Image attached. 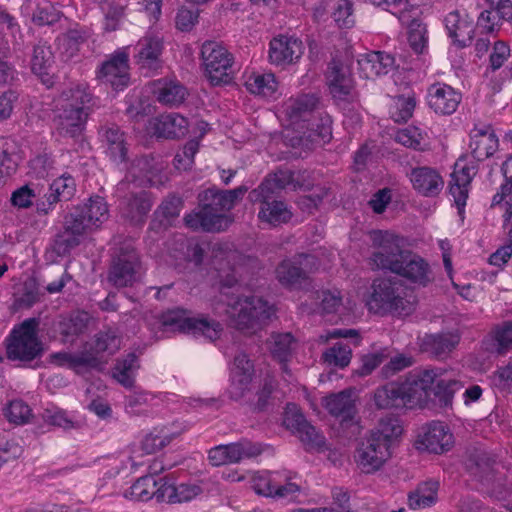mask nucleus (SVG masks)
I'll return each mask as SVG.
<instances>
[{
	"label": "nucleus",
	"instance_id": "obj_62",
	"mask_svg": "<svg viewBox=\"0 0 512 512\" xmlns=\"http://www.w3.org/2000/svg\"><path fill=\"white\" fill-rule=\"evenodd\" d=\"M44 421L52 426L63 429L75 428L76 424L67 413L59 408L46 409L43 413Z\"/></svg>",
	"mask_w": 512,
	"mask_h": 512
},
{
	"label": "nucleus",
	"instance_id": "obj_60",
	"mask_svg": "<svg viewBox=\"0 0 512 512\" xmlns=\"http://www.w3.org/2000/svg\"><path fill=\"white\" fill-rule=\"evenodd\" d=\"M492 383L500 392L512 393V360L493 373Z\"/></svg>",
	"mask_w": 512,
	"mask_h": 512
},
{
	"label": "nucleus",
	"instance_id": "obj_56",
	"mask_svg": "<svg viewBox=\"0 0 512 512\" xmlns=\"http://www.w3.org/2000/svg\"><path fill=\"white\" fill-rule=\"evenodd\" d=\"M52 51L45 44H38L34 47L31 59V69L37 75L46 74L47 68L52 63Z\"/></svg>",
	"mask_w": 512,
	"mask_h": 512
},
{
	"label": "nucleus",
	"instance_id": "obj_22",
	"mask_svg": "<svg viewBox=\"0 0 512 512\" xmlns=\"http://www.w3.org/2000/svg\"><path fill=\"white\" fill-rule=\"evenodd\" d=\"M128 55L117 52L103 62L97 71V78L115 90H122L129 83Z\"/></svg>",
	"mask_w": 512,
	"mask_h": 512
},
{
	"label": "nucleus",
	"instance_id": "obj_31",
	"mask_svg": "<svg viewBox=\"0 0 512 512\" xmlns=\"http://www.w3.org/2000/svg\"><path fill=\"white\" fill-rule=\"evenodd\" d=\"M137 63L141 68H156L163 50V38L158 33L147 32L137 43Z\"/></svg>",
	"mask_w": 512,
	"mask_h": 512
},
{
	"label": "nucleus",
	"instance_id": "obj_17",
	"mask_svg": "<svg viewBox=\"0 0 512 512\" xmlns=\"http://www.w3.org/2000/svg\"><path fill=\"white\" fill-rule=\"evenodd\" d=\"M395 275L405 279L414 287L425 288L435 280L433 269L421 255L409 250Z\"/></svg>",
	"mask_w": 512,
	"mask_h": 512
},
{
	"label": "nucleus",
	"instance_id": "obj_63",
	"mask_svg": "<svg viewBox=\"0 0 512 512\" xmlns=\"http://www.w3.org/2000/svg\"><path fill=\"white\" fill-rule=\"evenodd\" d=\"M182 206V199L175 195H171L162 201L160 206L157 208L156 213L159 217H162L169 222L179 216Z\"/></svg>",
	"mask_w": 512,
	"mask_h": 512
},
{
	"label": "nucleus",
	"instance_id": "obj_2",
	"mask_svg": "<svg viewBox=\"0 0 512 512\" xmlns=\"http://www.w3.org/2000/svg\"><path fill=\"white\" fill-rule=\"evenodd\" d=\"M366 306L375 315L405 317L416 310L417 299L400 280L376 278L370 286Z\"/></svg>",
	"mask_w": 512,
	"mask_h": 512
},
{
	"label": "nucleus",
	"instance_id": "obj_25",
	"mask_svg": "<svg viewBox=\"0 0 512 512\" xmlns=\"http://www.w3.org/2000/svg\"><path fill=\"white\" fill-rule=\"evenodd\" d=\"M254 375V366L245 353H239L234 358L231 370V384L228 390L233 400H240L246 396Z\"/></svg>",
	"mask_w": 512,
	"mask_h": 512
},
{
	"label": "nucleus",
	"instance_id": "obj_23",
	"mask_svg": "<svg viewBox=\"0 0 512 512\" xmlns=\"http://www.w3.org/2000/svg\"><path fill=\"white\" fill-rule=\"evenodd\" d=\"M499 139L490 124H475L470 131L469 148L474 159L483 161L498 150Z\"/></svg>",
	"mask_w": 512,
	"mask_h": 512
},
{
	"label": "nucleus",
	"instance_id": "obj_39",
	"mask_svg": "<svg viewBox=\"0 0 512 512\" xmlns=\"http://www.w3.org/2000/svg\"><path fill=\"white\" fill-rule=\"evenodd\" d=\"M294 342L295 340L291 333H274L268 342L272 356L279 361L282 372L289 377L291 373L288 369L287 361L291 356Z\"/></svg>",
	"mask_w": 512,
	"mask_h": 512
},
{
	"label": "nucleus",
	"instance_id": "obj_24",
	"mask_svg": "<svg viewBox=\"0 0 512 512\" xmlns=\"http://www.w3.org/2000/svg\"><path fill=\"white\" fill-rule=\"evenodd\" d=\"M461 100V93L445 83H435L428 88L427 102L429 107L436 114H453L457 110Z\"/></svg>",
	"mask_w": 512,
	"mask_h": 512
},
{
	"label": "nucleus",
	"instance_id": "obj_64",
	"mask_svg": "<svg viewBox=\"0 0 512 512\" xmlns=\"http://www.w3.org/2000/svg\"><path fill=\"white\" fill-rule=\"evenodd\" d=\"M353 7L349 0H339L333 18L340 28H350L354 24Z\"/></svg>",
	"mask_w": 512,
	"mask_h": 512
},
{
	"label": "nucleus",
	"instance_id": "obj_3",
	"mask_svg": "<svg viewBox=\"0 0 512 512\" xmlns=\"http://www.w3.org/2000/svg\"><path fill=\"white\" fill-rule=\"evenodd\" d=\"M92 95L86 84H72L64 89L56 103L54 121L60 133L78 136L86 123Z\"/></svg>",
	"mask_w": 512,
	"mask_h": 512
},
{
	"label": "nucleus",
	"instance_id": "obj_28",
	"mask_svg": "<svg viewBox=\"0 0 512 512\" xmlns=\"http://www.w3.org/2000/svg\"><path fill=\"white\" fill-rule=\"evenodd\" d=\"M76 192L74 178L64 173L50 184L49 191L45 194V200L37 203L36 209L40 214H48L59 201L70 200Z\"/></svg>",
	"mask_w": 512,
	"mask_h": 512
},
{
	"label": "nucleus",
	"instance_id": "obj_38",
	"mask_svg": "<svg viewBox=\"0 0 512 512\" xmlns=\"http://www.w3.org/2000/svg\"><path fill=\"white\" fill-rule=\"evenodd\" d=\"M246 89L255 95L275 98L278 92V81L273 73L252 72L246 76Z\"/></svg>",
	"mask_w": 512,
	"mask_h": 512
},
{
	"label": "nucleus",
	"instance_id": "obj_7",
	"mask_svg": "<svg viewBox=\"0 0 512 512\" xmlns=\"http://www.w3.org/2000/svg\"><path fill=\"white\" fill-rule=\"evenodd\" d=\"M205 75L214 86L229 84L232 79L233 56L221 44L206 41L201 49Z\"/></svg>",
	"mask_w": 512,
	"mask_h": 512
},
{
	"label": "nucleus",
	"instance_id": "obj_47",
	"mask_svg": "<svg viewBox=\"0 0 512 512\" xmlns=\"http://www.w3.org/2000/svg\"><path fill=\"white\" fill-rule=\"evenodd\" d=\"M394 140L407 147L418 151H424L428 147L426 133L416 126H408L396 131Z\"/></svg>",
	"mask_w": 512,
	"mask_h": 512
},
{
	"label": "nucleus",
	"instance_id": "obj_18",
	"mask_svg": "<svg viewBox=\"0 0 512 512\" xmlns=\"http://www.w3.org/2000/svg\"><path fill=\"white\" fill-rule=\"evenodd\" d=\"M283 422L308 450L320 449L325 445V437L305 419L295 405H288Z\"/></svg>",
	"mask_w": 512,
	"mask_h": 512
},
{
	"label": "nucleus",
	"instance_id": "obj_55",
	"mask_svg": "<svg viewBox=\"0 0 512 512\" xmlns=\"http://www.w3.org/2000/svg\"><path fill=\"white\" fill-rule=\"evenodd\" d=\"M319 311L323 314L336 313L342 305V295L339 290H322L316 293Z\"/></svg>",
	"mask_w": 512,
	"mask_h": 512
},
{
	"label": "nucleus",
	"instance_id": "obj_26",
	"mask_svg": "<svg viewBox=\"0 0 512 512\" xmlns=\"http://www.w3.org/2000/svg\"><path fill=\"white\" fill-rule=\"evenodd\" d=\"M185 487L181 485L175 488L166 483H162V479L156 481L154 477L144 476L139 478L125 493V496L135 501H148L156 497L158 501H162L166 491L179 492L182 494Z\"/></svg>",
	"mask_w": 512,
	"mask_h": 512
},
{
	"label": "nucleus",
	"instance_id": "obj_9",
	"mask_svg": "<svg viewBox=\"0 0 512 512\" xmlns=\"http://www.w3.org/2000/svg\"><path fill=\"white\" fill-rule=\"evenodd\" d=\"M163 169V163L156 161L152 157L143 156L136 158L131 162L125 180L117 184L116 192L124 193L128 190L130 181L138 186L162 185L167 180V177L162 175Z\"/></svg>",
	"mask_w": 512,
	"mask_h": 512
},
{
	"label": "nucleus",
	"instance_id": "obj_49",
	"mask_svg": "<svg viewBox=\"0 0 512 512\" xmlns=\"http://www.w3.org/2000/svg\"><path fill=\"white\" fill-rule=\"evenodd\" d=\"M293 180V173L290 170H279L273 175L267 177L256 189L255 195L263 193L276 194L289 186Z\"/></svg>",
	"mask_w": 512,
	"mask_h": 512
},
{
	"label": "nucleus",
	"instance_id": "obj_21",
	"mask_svg": "<svg viewBox=\"0 0 512 512\" xmlns=\"http://www.w3.org/2000/svg\"><path fill=\"white\" fill-rule=\"evenodd\" d=\"M303 52V42L294 36L278 35L269 43V60L276 66H286L297 62Z\"/></svg>",
	"mask_w": 512,
	"mask_h": 512
},
{
	"label": "nucleus",
	"instance_id": "obj_59",
	"mask_svg": "<svg viewBox=\"0 0 512 512\" xmlns=\"http://www.w3.org/2000/svg\"><path fill=\"white\" fill-rule=\"evenodd\" d=\"M6 418L15 424H25L32 416L30 407L21 400H14L5 409Z\"/></svg>",
	"mask_w": 512,
	"mask_h": 512
},
{
	"label": "nucleus",
	"instance_id": "obj_36",
	"mask_svg": "<svg viewBox=\"0 0 512 512\" xmlns=\"http://www.w3.org/2000/svg\"><path fill=\"white\" fill-rule=\"evenodd\" d=\"M152 92L158 102L168 106L181 104L187 95L186 88L179 81L168 79L154 81Z\"/></svg>",
	"mask_w": 512,
	"mask_h": 512
},
{
	"label": "nucleus",
	"instance_id": "obj_32",
	"mask_svg": "<svg viewBox=\"0 0 512 512\" xmlns=\"http://www.w3.org/2000/svg\"><path fill=\"white\" fill-rule=\"evenodd\" d=\"M448 35L459 47L468 46L474 34V21L459 11L450 12L445 18Z\"/></svg>",
	"mask_w": 512,
	"mask_h": 512
},
{
	"label": "nucleus",
	"instance_id": "obj_42",
	"mask_svg": "<svg viewBox=\"0 0 512 512\" xmlns=\"http://www.w3.org/2000/svg\"><path fill=\"white\" fill-rule=\"evenodd\" d=\"M178 435L167 427L154 429L147 433L140 442V449L143 454H154L169 445Z\"/></svg>",
	"mask_w": 512,
	"mask_h": 512
},
{
	"label": "nucleus",
	"instance_id": "obj_15",
	"mask_svg": "<svg viewBox=\"0 0 512 512\" xmlns=\"http://www.w3.org/2000/svg\"><path fill=\"white\" fill-rule=\"evenodd\" d=\"M392 456V450L386 444L369 435L356 449L354 459L362 472L371 474L383 467Z\"/></svg>",
	"mask_w": 512,
	"mask_h": 512
},
{
	"label": "nucleus",
	"instance_id": "obj_11",
	"mask_svg": "<svg viewBox=\"0 0 512 512\" xmlns=\"http://www.w3.org/2000/svg\"><path fill=\"white\" fill-rule=\"evenodd\" d=\"M141 262L133 248L122 249L113 259L108 273V281L117 288L132 286L140 279Z\"/></svg>",
	"mask_w": 512,
	"mask_h": 512
},
{
	"label": "nucleus",
	"instance_id": "obj_54",
	"mask_svg": "<svg viewBox=\"0 0 512 512\" xmlns=\"http://www.w3.org/2000/svg\"><path fill=\"white\" fill-rule=\"evenodd\" d=\"M352 350L348 345L336 343L323 353L324 361L329 365L345 367L350 363Z\"/></svg>",
	"mask_w": 512,
	"mask_h": 512
},
{
	"label": "nucleus",
	"instance_id": "obj_41",
	"mask_svg": "<svg viewBox=\"0 0 512 512\" xmlns=\"http://www.w3.org/2000/svg\"><path fill=\"white\" fill-rule=\"evenodd\" d=\"M85 214L87 223L99 229L101 225L109 218V209L106 201L101 196L90 197L83 205L76 206Z\"/></svg>",
	"mask_w": 512,
	"mask_h": 512
},
{
	"label": "nucleus",
	"instance_id": "obj_45",
	"mask_svg": "<svg viewBox=\"0 0 512 512\" xmlns=\"http://www.w3.org/2000/svg\"><path fill=\"white\" fill-rule=\"evenodd\" d=\"M318 98L311 94L290 98L284 104V112L290 120L295 121L311 112L317 105Z\"/></svg>",
	"mask_w": 512,
	"mask_h": 512
},
{
	"label": "nucleus",
	"instance_id": "obj_12",
	"mask_svg": "<svg viewBox=\"0 0 512 512\" xmlns=\"http://www.w3.org/2000/svg\"><path fill=\"white\" fill-rule=\"evenodd\" d=\"M453 444L454 437L449 427L441 421H432L421 427L415 447L421 451L442 454L449 451Z\"/></svg>",
	"mask_w": 512,
	"mask_h": 512
},
{
	"label": "nucleus",
	"instance_id": "obj_20",
	"mask_svg": "<svg viewBox=\"0 0 512 512\" xmlns=\"http://www.w3.org/2000/svg\"><path fill=\"white\" fill-rule=\"evenodd\" d=\"M254 203H259L258 218L260 221L272 226L287 223L292 218V212L285 202L275 199L273 193L255 195V189L249 194Z\"/></svg>",
	"mask_w": 512,
	"mask_h": 512
},
{
	"label": "nucleus",
	"instance_id": "obj_13",
	"mask_svg": "<svg viewBox=\"0 0 512 512\" xmlns=\"http://www.w3.org/2000/svg\"><path fill=\"white\" fill-rule=\"evenodd\" d=\"M413 372L427 394L434 387L435 396L444 406L451 405L454 393L461 388V383L446 377L442 369L415 370Z\"/></svg>",
	"mask_w": 512,
	"mask_h": 512
},
{
	"label": "nucleus",
	"instance_id": "obj_33",
	"mask_svg": "<svg viewBox=\"0 0 512 512\" xmlns=\"http://www.w3.org/2000/svg\"><path fill=\"white\" fill-rule=\"evenodd\" d=\"M323 406L329 414L339 418L342 423L352 421L356 414L355 401L350 389L324 397Z\"/></svg>",
	"mask_w": 512,
	"mask_h": 512
},
{
	"label": "nucleus",
	"instance_id": "obj_57",
	"mask_svg": "<svg viewBox=\"0 0 512 512\" xmlns=\"http://www.w3.org/2000/svg\"><path fill=\"white\" fill-rule=\"evenodd\" d=\"M277 478H281L278 472L256 474L252 479V487L259 495L273 497Z\"/></svg>",
	"mask_w": 512,
	"mask_h": 512
},
{
	"label": "nucleus",
	"instance_id": "obj_14",
	"mask_svg": "<svg viewBox=\"0 0 512 512\" xmlns=\"http://www.w3.org/2000/svg\"><path fill=\"white\" fill-rule=\"evenodd\" d=\"M262 452L261 445L248 440L218 445L208 452L209 462L213 466L238 463L244 459L253 458Z\"/></svg>",
	"mask_w": 512,
	"mask_h": 512
},
{
	"label": "nucleus",
	"instance_id": "obj_61",
	"mask_svg": "<svg viewBox=\"0 0 512 512\" xmlns=\"http://www.w3.org/2000/svg\"><path fill=\"white\" fill-rule=\"evenodd\" d=\"M120 347V339L113 331L100 332L96 335L94 350L96 353H115Z\"/></svg>",
	"mask_w": 512,
	"mask_h": 512
},
{
	"label": "nucleus",
	"instance_id": "obj_5",
	"mask_svg": "<svg viewBox=\"0 0 512 512\" xmlns=\"http://www.w3.org/2000/svg\"><path fill=\"white\" fill-rule=\"evenodd\" d=\"M373 251L369 257L372 269L396 273L408 253L402 247V239L388 231L375 230L370 233Z\"/></svg>",
	"mask_w": 512,
	"mask_h": 512
},
{
	"label": "nucleus",
	"instance_id": "obj_6",
	"mask_svg": "<svg viewBox=\"0 0 512 512\" xmlns=\"http://www.w3.org/2000/svg\"><path fill=\"white\" fill-rule=\"evenodd\" d=\"M38 325V319L28 318L12 330L6 346L9 360L30 362L42 355L43 344L37 335Z\"/></svg>",
	"mask_w": 512,
	"mask_h": 512
},
{
	"label": "nucleus",
	"instance_id": "obj_43",
	"mask_svg": "<svg viewBox=\"0 0 512 512\" xmlns=\"http://www.w3.org/2000/svg\"><path fill=\"white\" fill-rule=\"evenodd\" d=\"M439 483L437 481H426L420 484L417 489L408 495V506L411 509H421L432 506L436 503Z\"/></svg>",
	"mask_w": 512,
	"mask_h": 512
},
{
	"label": "nucleus",
	"instance_id": "obj_48",
	"mask_svg": "<svg viewBox=\"0 0 512 512\" xmlns=\"http://www.w3.org/2000/svg\"><path fill=\"white\" fill-rule=\"evenodd\" d=\"M51 357L58 365L68 368H77L80 366L95 367L98 364L97 357L88 351L76 353L58 352Z\"/></svg>",
	"mask_w": 512,
	"mask_h": 512
},
{
	"label": "nucleus",
	"instance_id": "obj_10",
	"mask_svg": "<svg viewBox=\"0 0 512 512\" xmlns=\"http://www.w3.org/2000/svg\"><path fill=\"white\" fill-rule=\"evenodd\" d=\"M97 229L87 223L85 214L76 207L64 217L63 229L55 239V249L59 254L69 253L81 244L87 235Z\"/></svg>",
	"mask_w": 512,
	"mask_h": 512
},
{
	"label": "nucleus",
	"instance_id": "obj_27",
	"mask_svg": "<svg viewBox=\"0 0 512 512\" xmlns=\"http://www.w3.org/2000/svg\"><path fill=\"white\" fill-rule=\"evenodd\" d=\"M327 85L335 100H349L352 97L354 83L349 69L341 62L332 60L326 72Z\"/></svg>",
	"mask_w": 512,
	"mask_h": 512
},
{
	"label": "nucleus",
	"instance_id": "obj_51",
	"mask_svg": "<svg viewBox=\"0 0 512 512\" xmlns=\"http://www.w3.org/2000/svg\"><path fill=\"white\" fill-rule=\"evenodd\" d=\"M499 206L503 210L504 224L512 228V184H502L493 196L491 207Z\"/></svg>",
	"mask_w": 512,
	"mask_h": 512
},
{
	"label": "nucleus",
	"instance_id": "obj_46",
	"mask_svg": "<svg viewBox=\"0 0 512 512\" xmlns=\"http://www.w3.org/2000/svg\"><path fill=\"white\" fill-rule=\"evenodd\" d=\"M459 341L460 336L457 333H441L427 336L424 343L431 353L442 356L451 352Z\"/></svg>",
	"mask_w": 512,
	"mask_h": 512
},
{
	"label": "nucleus",
	"instance_id": "obj_52",
	"mask_svg": "<svg viewBox=\"0 0 512 512\" xmlns=\"http://www.w3.org/2000/svg\"><path fill=\"white\" fill-rule=\"evenodd\" d=\"M401 384L405 392V396H407L406 401H408L409 406L422 403L428 396L424 388L420 386V383L413 371L408 374Z\"/></svg>",
	"mask_w": 512,
	"mask_h": 512
},
{
	"label": "nucleus",
	"instance_id": "obj_35",
	"mask_svg": "<svg viewBox=\"0 0 512 512\" xmlns=\"http://www.w3.org/2000/svg\"><path fill=\"white\" fill-rule=\"evenodd\" d=\"M154 134L164 138H180L188 132V121L177 113L161 115L152 120Z\"/></svg>",
	"mask_w": 512,
	"mask_h": 512
},
{
	"label": "nucleus",
	"instance_id": "obj_50",
	"mask_svg": "<svg viewBox=\"0 0 512 512\" xmlns=\"http://www.w3.org/2000/svg\"><path fill=\"white\" fill-rule=\"evenodd\" d=\"M137 357L135 354H129L125 359L118 362L113 369V376L119 383L125 387L133 385V372L137 369Z\"/></svg>",
	"mask_w": 512,
	"mask_h": 512
},
{
	"label": "nucleus",
	"instance_id": "obj_1",
	"mask_svg": "<svg viewBox=\"0 0 512 512\" xmlns=\"http://www.w3.org/2000/svg\"><path fill=\"white\" fill-rule=\"evenodd\" d=\"M248 191L246 186L231 190L210 188L199 194L200 208L184 217L185 225L192 230L219 232L225 230L230 220L224 212L231 210Z\"/></svg>",
	"mask_w": 512,
	"mask_h": 512
},
{
	"label": "nucleus",
	"instance_id": "obj_58",
	"mask_svg": "<svg viewBox=\"0 0 512 512\" xmlns=\"http://www.w3.org/2000/svg\"><path fill=\"white\" fill-rule=\"evenodd\" d=\"M16 144L13 141L0 139V187L5 184L7 176L10 174L11 157L16 151Z\"/></svg>",
	"mask_w": 512,
	"mask_h": 512
},
{
	"label": "nucleus",
	"instance_id": "obj_44",
	"mask_svg": "<svg viewBox=\"0 0 512 512\" xmlns=\"http://www.w3.org/2000/svg\"><path fill=\"white\" fill-rule=\"evenodd\" d=\"M91 36L88 29L76 27L68 30L58 38L59 49L66 58H72L77 54L80 46L84 44Z\"/></svg>",
	"mask_w": 512,
	"mask_h": 512
},
{
	"label": "nucleus",
	"instance_id": "obj_19",
	"mask_svg": "<svg viewBox=\"0 0 512 512\" xmlns=\"http://www.w3.org/2000/svg\"><path fill=\"white\" fill-rule=\"evenodd\" d=\"M315 267L314 256L301 254L293 259L283 260L276 268V277L283 286L292 287L305 280Z\"/></svg>",
	"mask_w": 512,
	"mask_h": 512
},
{
	"label": "nucleus",
	"instance_id": "obj_8",
	"mask_svg": "<svg viewBox=\"0 0 512 512\" xmlns=\"http://www.w3.org/2000/svg\"><path fill=\"white\" fill-rule=\"evenodd\" d=\"M162 323L173 330L194 336L201 335L211 341L219 338L222 331L219 322L205 317H190L186 310L179 308L166 312L162 317Z\"/></svg>",
	"mask_w": 512,
	"mask_h": 512
},
{
	"label": "nucleus",
	"instance_id": "obj_40",
	"mask_svg": "<svg viewBox=\"0 0 512 512\" xmlns=\"http://www.w3.org/2000/svg\"><path fill=\"white\" fill-rule=\"evenodd\" d=\"M403 428L397 417L386 416L379 420L378 425L371 431L370 436L387 445L392 450L399 441Z\"/></svg>",
	"mask_w": 512,
	"mask_h": 512
},
{
	"label": "nucleus",
	"instance_id": "obj_30",
	"mask_svg": "<svg viewBox=\"0 0 512 512\" xmlns=\"http://www.w3.org/2000/svg\"><path fill=\"white\" fill-rule=\"evenodd\" d=\"M409 179L413 188L426 197L438 195L444 185L440 174L434 168L427 166L413 168Z\"/></svg>",
	"mask_w": 512,
	"mask_h": 512
},
{
	"label": "nucleus",
	"instance_id": "obj_53",
	"mask_svg": "<svg viewBox=\"0 0 512 512\" xmlns=\"http://www.w3.org/2000/svg\"><path fill=\"white\" fill-rule=\"evenodd\" d=\"M416 106L414 96H399L391 107V117L395 122H406L412 115Z\"/></svg>",
	"mask_w": 512,
	"mask_h": 512
},
{
	"label": "nucleus",
	"instance_id": "obj_29",
	"mask_svg": "<svg viewBox=\"0 0 512 512\" xmlns=\"http://www.w3.org/2000/svg\"><path fill=\"white\" fill-rule=\"evenodd\" d=\"M358 70L360 76L366 79L386 75L394 67V57L380 51H372L359 56Z\"/></svg>",
	"mask_w": 512,
	"mask_h": 512
},
{
	"label": "nucleus",
	"instance_id": "obj_16",
	"mask_svg": "<svg viewBox=\"0 0 512 512\" xmlns=\"http://www.w3.org/2000/svg\"><path fill=\"white\" fill-rule=\"evenodd\" d=\"M154 198L145 190L129 192L119 199V213L121 218L132 225H143L153 207Z\"/></svg>",
	"mask_w": 512,
	"mask_h": 512
},
{
	"label": "nucleus",
	"instance_id": "obj_37",
	"mask_svg": "<svg viewBox=\"0 0 512 512\" xmlns=\"http://www.w3.org/2000/svg\"><path fill=\"white\" fill-rule=\"evenodd\" d=\"M401 382H390L374 393L375 405L380 409L408 406Z\"/></svg>",
	"mask_w": 512,
	"mask_h": 512
},
{
	"label": "nucleus",
	"instance_id": "obj_34",
	"mask_svg": "<svg viewBox=\"0 0 512 512\" xmlns=\"http://www.w3.org/2000/svg\"><path fill=\"white\" fill-rule=\"evenodd\" d=\"M102 143L105 153L117 163L127 159L128 147L125 134L116 125L105 126L101 129Z\"/></svg>",
	"mask_w": 512,
	"mask_h": 512
},
{
	"label": "nucleus",
	"instance_id": "obj_4",
	"mask_svg": "<svg viewBox=\"0 0 512 512\" xmlns=\"http://www.w3.org/2000/svg\"><path fill=\"white\" fill-rule=\"evenodd\" d=\"M274 313L273 306L257 296L238 297L226 309L230 325L245 334L262 329Z\"/></svg>",
	"mask_w": 512,
	"mask_h": 512
}]
</instances>
